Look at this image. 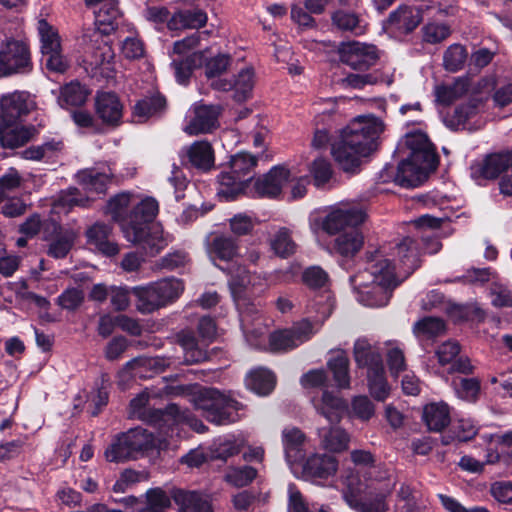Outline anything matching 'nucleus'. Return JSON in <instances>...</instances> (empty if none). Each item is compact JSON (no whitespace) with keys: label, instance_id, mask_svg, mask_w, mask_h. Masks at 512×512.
<instances>
[{"label":"nucleus","instance_id":"obj_31","mask_svg":"<svg viewBox=\"0 0 512 512\" xmlns=\"http://www.w3.org/2000/svg\"><path fill=\"white\" fill-rule=\"evenodd\" d=\"M131 292L136 299V308L142 314H149L165 307L153 283L133 287Z\"/></svg>","mask_w":512,"mask_h":512},{"label":"nucleus","instance_id":"obj_5","mask_svg":"<svg viewBox=\"0 0 512 512\" xmlns=\"http://www.w3.org/2000/svg\"><path fill=\"white\" fill-rule=\"evenodd\" d=\"M190 403L211 423L226 425L239 420L241 404L231 396L212 387L198 386Z\"/></svg>","mask_w":512,"mask_h":512},{"label":"nucleus","instance_id":"obj_40","mask_svg":"<svg viewBox=\"0 0 512 512\" xmlns=\"http://www.w3.org/2000/svg\"><path fill=\"white\" fill-rule=\"evenodd\" d=\"M362 234L355 228H351L339 234L333 245V250L345 258L353 257L363 246Z\"/></svg>","mask_w":512,"mask_h":512},{"label":"nucleus","instance_id":"obj_36","mask_svg":"<svg viewBox=\"0 0 512 512\" xmlns=\"http://www.w3.org/2000/svg\"><path fill=\"white\" fill-rule=\"evenodd\" d=\"M33 108V103L29 101L25 93L14 92L3 96L1 99V109L9 121L15 120L23 114L29 113Z\"/></svg>","mask_w":512,"mask_h":512},{"label":"nucleus","instance_id":"obj_27","mask_svg":"<svg viewBox=\"0 0 512 512\" xmlns=\"http://www.w3.org/2000/svg\"><path fill=\"white\" fill-rule=\"evenodd\" d=\"M112 229L106 224L96 223L87 231L88 243L106 256H113L119 252L118 245L111 238Z\"/></svg>","mask_w":512,"mask_h":512},{"label":"nucleus","instance_id":"obj_43","mask_svg":"<svg viewBox=\"0 0 512 512\" xmlns=\"http://www.w3.org/2000/svg\"><path fill=\"white\" fill-rule=\"evenodd\" d=\"M327 366L332 372L333 380L339 389L350 388L349 359L343 351L335 352L329 358Z\"/></svg>","mask_w":512,"mask_h":512},{"label":"nucleus","instance_id":"obj_17","mask_svg":"<svg viewBox=\"0 0 512 512\" xmlns=\"http://www.w3.org/2000/svg\"><path fill=\"white\" fill-rule=\"evenodd\" d=\"M460 344L455 340H447L440 344L435 355L441 366L449 365L450 373L471 374L474 366L468 357L460 355Z\"/></svg>","mask_w":512,"mask_h":512},{"label":"nucleus","instance_id":"obj_8","mask_svg":"<svg viewBox=\"0 0 512 512\" xmlns=\"http://www.w3.org/2000/svg\"><path fill=\"white\" fill-rule=\"evenodd\" d=\"M198 333L202 338L200 344L190 332H181L177 336L178 343L184 352V362L195 364L207 359V353L203 348L204 342H211L216 335V325L209 317H202L198 324Z\"/></svg>","mask_w":512,"mask_h":512},{"label":"nucleus","instance_id":"obj_52","mask_svg":"<svg viewBox=\"0 0 512 512\" xmlns=\"http://www.w3.org/2000/svg\"><path fill=\"white\" fill-rule=\"evenodd\" d=\"M156 291L161 297L164 306L176 301L184 291V284L177 278H164L156 282H152Z\"/></svg>","mask_w":512,"mask_h":512},{"label":"nucleus","instance_id":"obj_12","mask_svg":"<svg viewBox=\"0 0 512 512\" xmlns=\"http://www.w3.org/2000/svg\"><path fill=\"white\" fill-rule=\"evenodd\" d=\"M303 282L312 289H324L313 300L311 308L325 319L330 316L334 308V301L331 294L326 290L328 284V274L319 266L307 268L302 276Z\"/></svg>","mask_w":512,"mask_h":512},{"label":"nucleus","instance_id":"obj_57","mask_svg":"<svg viewBox=\"0 0 512 512\" xmlns=\"http://www.w3.org/2000/svg\"><path fill=\"white\" fill-rule=\"evenodd\" d=\"M37 32L41 43V53L59 49L61 46L60 37L55 27L45 19L37 21Z\"/></svg>","mask_w":512,"mask_h":512},{"label":"nucleus","instance_id":"obj_55","mask_svg":"<svg viewBox=\"0 0 512 512\" xmlns=\"http://www.w3.org/2000/svg\"><path fill=\"white\" fill-rule=\"evenodd\" d=\"M445 332V323L440 318L424 317L413 326V333L419 339H430Z\"/></svg>","mask_w":512,"mask_h":512},{"label":"nucleus","instance_id":"obj_6","mask_svg":"<svg viewBox=\"0 0 512 512\" xmlns=\"http://www.w3.org/2000/svg\"><path fill=\"white\" fill-rule=\"evenodd\" d=\"M92 38L93 45L84 55V69L91 77L112 79L115 75L114 50L98 33H93Z\"/></svg>","mask_w":512,"mask_h":512},{"label":"nucleus","instance_id":"obj_45","mask_svg":"<svg viewBox=\"0 0 512 512\" xmlns=\"http://www.w3.org/2000/svg\"><path fill=\"white\" fill-rule=\"evenodd\" d=\"M393 81V73H350L344 79H342V85L346 88L363 89L367 85H375L380 82L391 85Z\"/></svg>","mask_w":512,"mask_h":512},{"label":"nucleus","instance_id":"obj_51","mask_svg":"<svg viewBox=\"0 0 512 512\" xmlns=\"http://www.w3.org/2000/svg\"><path fill=\"white\" fill-rule=\"evenodd\" d=\"M396 250L399 261L404 266L406 272L410 273L418 267L420 251L412 238L405 237L396 245Z\"/></svg>","mask_w":512,"mask_h":512},{"label":"nucleus","instance_id":"obj_56","mask_svg":"<svg viewBox=\"0 0 512 512\" xmlns=\"http://www.w3.org/2000/svg\"><path fill=\"white\" fill-rule=\"evenodd\" d=\"M89 198H84L79 195V192L75 188H70L62 192L53 205V212L60 214H67L74 206L86 207L88 205Z\"/></svg>","mask_w":512,"mask_h":512},{"label":"nucleus","instance_id":"obj_64","mask_svg":"<svg viewBox=\"0 0 512 512\" xmlns=\"http://www.w3.org/2000/svg\"><path fill=\"white\" fill-rule=\"evenodd\" d=\"M332 21L340 30L350 31L355 35L364 33V26L361 25L358 16L354 13L337 11L332 15Z\"/></svg>","mask_w":512,"mask_h":512},{"label":"nucleus","instance_id":"obj_33","mask_svg":"<svg viewBox=\"0 0 512 512\" xmlns=\"http://www.w3.org/2000/svg\"><path fill=\"white\" fill-rule=\"evenodd\" d=\"M478 112L479 102L476 100L469 101L458 106L452 115L446 116L444 122L446 126L452 130H458L460 128L471 130L476 128V126L470 125L469 122L478 116Z\"/></svg>","mask_w":512,"mask_h":512},{"label":"nucleus","instance_id":"obj_30","mask_svg":"<svg viewBox=\"0 0 512 512\" xmlns=\"http://www.w3.org/2000/svg\"><path fill=\"white\" fill-rule=\"evenodd\" d=\"M207 23V14L201 9L180 10L167 22L169 30L199 29Z\"/></svg>","mask_w":512,"mask_h":512},{"label":"nucleus","instance_id":"obj_41","mask_svg":"<svg viewBox=\"0 0 512 512\" xmlns=\"http://www.w3.org/2000/svg\"><path fill=\"white\" fill-rule=\"evenodd\" d=\"M51 226L55 232V236L50 240L47 253L49 256L56 259L64 258L74 244L75 234L68 230L62 231L54 221L51 222Z\"/></svg>","mask_w":512,"mask_h":512},{"label":"nucleus","instance_id":"obj_25","mask_svg":"<svg viewBox=\"0 0 512 512\" xmlns=\"http://www.w3.org/2000/svg\"><path fill=\"white\" fill-rule=\"evenodd\" d=\"M320 446L329 452L340 453L348 449L350 436L337 424L318 429Z\"/></svg>","mask_w":512,"mask_h":512},{"label":"nucleus","instance_id":"obj_29","mask_svg":"<svg viewBox=\"0 0 512 512\" xmlns=\"http://www.w3.org/2000/svg\"><path fill=\"white\" fill-rule=\"evenodd\" d=\"M376 362L374 365L367 367V379L370 394L378 401H384L389 393L390 388L385 378V371L381 356H374Z\"/></svg>","mask_w":512,"mask_h":512},{"label":"nucleus","instance_id":"obj_28","mask_svg":"<svg viewBox=\"0 0 512 512\" xmlns=\"http://www.w3.org/2000/svg\"><path fill=\"white\" fill-rule=\"evenodd\" d=\"M347 505L357 512H387L386 495L383 493H369L361 497L353 492L344 494Z\"/></svg>","mask_w":512,"mask_h":512},{"label":"nucleus","instance_id":"obj_1","mask_svg":"<svg viewBox=\"0 0 512 512\" xmlns=\"http://www.w3.org/2000/svg\"><path fill=\"white\" fill-rule=\"evenodd\" d=\"M130 193H120L109 200L106 212L120 223L127 241L138 245L146 255L156 256L171 241L159 223L153 222L158 213V203L147 197L137 204Z\"/></svg>","mask_w":512,"mask_h":512},{"label":"nucleus","instance_id":"obj_11","mask_svg":"<svg viewBox=\"0 0 512 512\" xmlns=\"http://www.w3.org/2000/svg\"><path fill=\"white\" fill-rule=\"evenodd\" d=\"M316 331L308 320H303L290 329L276 331L269 337V349L272 352H285L298 347L309 340Z\"/></svg>","mask_w":512,"mask_h":512},{"label":"nucleus","instance_id":"obj_2","mask_svg":"<svg viewBox=\"0 0 512 512\" xmlns=\"http://www.w3.org/2000/svg\"><path fill=\"white\" fill-rule=\"evenodd\" d=\"M384 130L383 122L375 116H358L342 131L339 139L332 143L331 153L340 168L354 173L362 159L376 149V140Z\"/></svg>","mask_w":512,"mask_h":512},{"label":"nucleus","instance_id":"obj_46","mask_svg":"<svg viewBox=\"0 0 512 512\" xmlns=\"http://www.w3.org/2000/svg\"><path fill=\"white\" fill-rule=\"evenodd\" d=\"M219 189L218 195L226 201L235 199L238 195L243 193L246 185V179H241L234 173L223 171L218 176Z\"/></svg>","mask_w":512,"mask_h":512},{"label":"nucleus","instance_id":"obj_37","mask_svg":"<svg viewBox=\"0 0 512 512\" xmlns=\"http://www.w3.org/2000/svg\"><path fill=\"white\" fill-rule=\"evenodd\" d=\"M173 499L180 512H213L210 503L195 491L177 490Z\"/></svg>","mask_w":512,"mask_h":512},{"label":"nucleus","instance_id":"obj_18","mask_svg":"<svg viewBox=\"0 0 512 512\" xmlns=\"http://www.w3.org/2000/svg\"><path fill=\"white\" fill-rule=\"evenodd\" d=\"M512 167V151L493 153L471 167L473 178L495 179Z\"/></svg>","mask_w":512,"mask_h":512},{"label":"nucleus","instance_id":"obj_23","mask_svg":"<svg viewBox=\"0 0 512 512\" xmlns=\"http://www.w3.org/2000/svg\"><path fill=\"white\" fill-rule=\"evenodd\" d=\"M338 468L335 457L326 454H313L303 464V477L310 480L326 479L334 475Z\"/></svg>","mask_w":512,"mask_h":512},{"label":"nucleus","instance_id":"obj_14","mask_svg":"<svg viewBox=\"0 0 512 512\" xmlns=\"http://www.w3.org/2000/svg\"><path fill=\"white\" fill-rule=\"evenodd\" d=\"M365 219V212L349 204L333 207L323 220L322 227L329 234H336L346 227H354Z\"/></svg>","mask_w":512,"mask_h":512},{"label":"nucleus","instance_id":"obj_63","mask_svg":"<svg viewBox=\"0 0 512 512\" xmlns=\"http://www.w3.org/2000/svg\"><path fill=\"white\" fill-rule=\"evenodd\" d=\"M165 103V99L160 95L142 99L134 107V116L140 121L147 119L160 112L165 107Z\"/></svg>","mask_w":512,"mask_h":512},{"label":"nucleus","instance_id":"obj_32","mask_svg":"<svg viewBox=\"0 0 512 512\" xmlns=\"http://www.w3.org/2000/svg\"><path fill=\"white\" fill-rule=\"evenodd\" d=\"M241 327L249 345L255 348H262L265 346V334L267 332V327L261 316H253L248 312L243 313L241 315Z\"/></svg>","mask_w":512,"mask_h":512},{"label":"nucleus","instance_id":"obj_61","mask_svg":"<svg viewBox=\"0 0 512 512\" xmlns=\"http://www.w3.org/2000/svg\"><path fill=\"white\" fill-rule=\"evenodd\" d=\"M105 457L108 461L116 463L135 458L124 433L119 435L105 450Z\"/></svg>","mask_w":512,"mask_h":512},{"label":"nucleus","instance_id":"obj_26","mask_svg":"<svg viewBox=\"0 0 512 512\" xmlns=\"http://www.w3.org/2000/svg\"><path fill=\"white\" fill-rule=\"evenodd\" d=\"M290 173L284 167H273L267 174L255 182L258 194L268 197H276L287 183Z\"/></svg>","mask_w":512,"mask_h":512},{"label":"nucleus","instance_id":"obj_16","mask_svg":"<svg viewBox=\"0 0 512 512\" xmlns=\"http://www.w3.org/2000/svg\"><path fill=\"white\" fill-rule=\"evenodd\" d=\"M221 107L218 105H197L194 107L184 131L189 135L209 133L218 127Z\"/></svg>","mask_w":512,"mask_h":512},{"label":"nucleus","instance_id":"obj_53","mask_svg":"<svg viewBox=\"0 0 512 512\" xmlns=\"http://www.w3.org/2000/svg\"><path fill=\"white\" fill-rule=\"evenodd\" d=\"M257 164V158L247 152L233 155L229 161V169L246 183L252 178V172Z\"/></svg>","mask_w":512,"mask_h":512},{"label":"nucleus","instance_id":"obj_49","mask_svg":"<svg viewBox=\"0 0 512 512\" xmlns=\"http://www.w3.org/2000/svg\"><path fill=\"white\" fill-rule=\"evenodd\" d=\"M110 176V174L99 172L96 169H86L77 174L83 189L88 193L95 192L97 194L105 192Z\"/></svg>","mask_w":512,"mask_h":512},{"label":"nucleus","instance_id":"obj_22","mask_svg":"<svg viewBox=\"0 0 512 512\" xmlns=\"http://www.w3.org/2000/svg\"><path fill=\"white\" fill-rule=\"evenodd\" d=\"M282 443L287 462L292 465L304 460L307 439L297 427H286L282 431Z\"/></svg>","mask_w":512,"mask_h":512},{"label":"nucleus","instance_id":"obj_38","mask_svg":"<svg viewBox=\"0 0 512 512\" xmlns=\"http://www.w3.org/2000/svg\"><path fill=\"white\" fill-rule=\"evenodd\" d=\"M423 420L430 431L439 432L450 423V411L446 403H430L423 409Z\"/></svg>","mask_w":512,"mask_h":512},{"label":"nucleus","instance_id":"obj_4","mask_svg":"<svg viewBox=\"0 0 512 512\" xmlns=\"http://www.w3.org/2000/svg\"><path fill=\"white\" fill-rule=\"evenodd\" d=\"M404 145L409 154L399 163L395 182L405 188L417 187L436 169L438 158L432 143L422 132L407 134Z\"/></svg>","mask_w":512,"mask_h":512},{"label":"nucleus","instance_id":"obj_19","mask_svg":"<svg viewBox=\"0 0 512 512\" xmlns=\"http://www.w3.org/2000/svg\"><path fill=\"white\" fill-rule=\"evenodd\" d=\"M376 59V49L372 45L352 42L344 45L341 49L342 62L355 70L368 69L376 62Z\"/></svg>","mask_w":512,"mask_h":512},{"label":"nucleus","instance_id":"obj_13","mask_svg":"<svg viewBox=\"0 0 512 512\" xmlns=\"http://www.w3.org/2000/svg\"><path fill=\"white\" fill-rule=\"evenodd\" d=\"M0 68L5 74L28 72L31 60L27 46L20 41H7L0 51Z\"/></svg>","mask_w":512,"mask_h":512},{"label":"nucleus","instance_id":"obj_15","mask_svg":"<svg viewBox=\"0 0 512 512\" xmlns=\"http://www.w3.org/2000/svg\"><path fill=\"white\" fill-rule=\"evenodd\" d=\"M152 390L154 388H146L130 401L129 417L151 423L159 429H164L168 415V406L164 410L151 408L149 401L156 399V397L152 396Z\"/></svg>","mask_w":512,"mask_h":512},{"label":"nucleus","instance_id":"obj_24","mask_svg":"<svg viewBox=\"0 0 512 512\" xmlns=\"http://www.w3.org/2000/svg\"><path fill=\"white\" fill-rule=\"evenodd\" d=\"M100 7L95 11V26L99 35H108L114 31L120 19V11L116 0H102Z\"/></svg>","mask_w":512,"mask_h":512},{"label":"nucleus","instance_id":"obj_39","mask_svg":"<svg viewBox=\"0 0 512 512\" xmlns=\"http://www.w3.org/2000/svg\"><path fill=\"white\" fill-rule=\"evenodd\" d=\"M34 132L33 127H25L19 124L0 126V143L7 148L22 146L32 138Z\"/></svg>","mask_w":512,"mask_h":512},{"label":"nucleus","instance_id":"obj_59","mask_svg":"<svg viewBox=\"0 0 512 512\" xmlns=\"http://www.w3.org/2000/svg\"><path fill=\"white\" fill-rule=\"evenodd\" d=\"M421 33L425 43L438 44L450 36L451 28L447 23L431 20L424 24Z\"/></svg>","mask_w":512,"mask_h":512},{"label":"nucleus","instance_id":"obj_35","mask_svg":"<svg viewBox=\"0 0 512 512\" xmlns=\"http://www.w3.org/2000/svg\"><path fill=\"white\" fill-rule=\"evenodd\" d=\"M128 446L131 448L134 456L139 452L148 451L150 449H161L164 444L160 439L154 437L151 432L143 428H134L124 433Z\"/></svg>","mask_w":512,"mask_h":512},{"label":"nucleus","instance_id":"obj_50","mask_svg":"<svg viewBox=\"0 0 512 512\" xmlns=\"http://www.w3.org/2000/svg\"><path fill=\"white\" fill-rule=\"evenodd\" d=\"M469 90L468 78L459 77L452 85H440L435 89V96L438 102L442 104H451L455 100L463 97Z\"/></svg>","mask_w":512,"mask_h":512},{"label":"nucleus","instance_id":"obj_21","mask_svg":"<svg viewBox=\"0 0 512 512\" xmlns=\"http://www.w3.org/2000/svg\"><path fill=\"white\" fill-rule=\"evenodd\" d=\"M312 403L317 413L331 424H338L347 409L344 399L327 390L323 391L320 398H314Z\"/></svg>","mask_w":512,"mask_h":512},{"label":"nucleus","instance_id":"obj_34","mask_svg":"<svg viewBox=\"0 0 512 512\" xmlns=\"http://www.w3.org/2000/svg\"><path fill=\"white\" fill-rule=\"evenodd\" d=\"M189 163L202 171L211 169L214 165V151L207 141H196L186 149Z\"/></svg>","mask_w":512,"mask_h":512},{"label":"nucleus","instance_id":"obj_48","mask_svg":"<svg viewBox=\"0 0 512 512\" xmlns=\"http://www.w3.org/2000/svg\"><path fill=\"white\" fill-rule=\"evenodd\" d=\"M207 252L212 260L229 261L236 255L237 244L231 237L218 235L208 244Z\"/></svg>","mask_w":512,"mask_h":512},{"label":"nucleus","instance_id":"obj_20","mask_svg":"<svg viewBox=\"0 0 512 512\" xmlns=\"http://www.w3.org/2000/svg\"><path fill=\"white\" fill-rule=\"evenodd\" d=\"M95 110L103 123L117 126L122 118L123 105L115 93L100 92L95 98Z\"/></svg>","mask_w":512,"mask_h":512},{"label":"nucleus","instance_id":"obj_47","mask_svg":"<svg viewBox=\"0 0 512 512\" xmlns=\"http://www.w3.org/2000/svg\"><path fill=\"white\" fill-rule=\"evenodd\" d=\"M88 94L89 92L85 86L78 81H72L60 89L57 101L62 108L81 106L86 102Z\"/></svg>","mask_w":512,"mask_h":512},{"label":"nucleus","instance_id":"obj_7","mask_svg":"<svg viewBox=\"0 0 512 512\" xmlns=\"http://www.w3.org/2000/svg\"><path fill=\"white\" fill-rule=\"evenodd\" d=\"M201 33H193L184 39L178 40L173 44L172 55L180 58H173L172 66L175 70V76L180 84L185 83L190 77L192 69L203 64L205 55L203 52H192L200 43Z\"/></svg>","mask_w":512,"mask_h":512},{"label":"nucleus","instance_id":"obj_44","mask_svg":"<svg viewBox=\"0 0 512 512\" xmlns=\"http://www.w3.org/2000/svg\"><path fill=\"white\" fill-rule=\"evenodd\" d=\"M245 381L248 389L263 396L269 394L274 389L276 383L275 375L265 368L251 371Z\"/></svg>","mask_w":512,"mask_h":512},{"label":"nucleus","instance_id":"obj_9","mask_svg":"<svg viewBox=\"0 0 512 512\" xmlns=\"http://www.w3.org/2000/svg\"><path fill=\"white\" fill-rule=\"evenodd\" d=\"M170 361L164 357H137L127 362L118 373V384L125 389L132 378L147 379L164 371Z\"/></svg>","mask_w":512,"mask_h":512},{"label":"nucleus","instance_id":"obj_60","mask_svg":"<svg viewBox=\"0 0 512 512\" xmlns=\"http://www.w3.org/2000/svg\"><path fill=\"white\" fill-rule=\"evenodd\" d=\"M250 282L251 273L244 267H239L236 274L229 280V287L235 301L242 300L251 294Z\"/></svg>","mask_w":512,"mask_h":512},{"label":"nucleus","instance_id":"obj_3","mask_svg":"<svg viewBox=\"0 0 512 512\" xmlns=\"http://www.w3.org/2000/svg\"><path fill=\"white\" fill-rule=\"evenodd\" d=\"M357 299L369 307L388 304L392 290L399 284L395 265L387 249L382 247L367 253V267L350 278Z\"/></svg>","mask_w":512,"mask_h":512},{"label":"nucleus","instance_id":"obj_10","mask_svg":"<svg viewBox=\"0 0 512 512\" xmlns=\"http://www.w3.org/2000/svg\"><path fill=\"white\" fill-rule=\"evenodd\" d=\"M422 10L415 6L400 5L383 22V29L396 37L412 33L422 22Z\"/></svg>","mask_w":512,"mask_h":512},{"label":"nucleus","instance_id":"obj_54","mask_svg":"<svg viewBox=\"0 0 512 512\" xmlns=\"http://www.w3.org/2000/svg\"><path fill=\"white\" fill-rule=\"evenodd\" d=\"M272 251L279 257L286 258L296 251V244L291 238L290 231L285 228H279L269 240Z\"/></svg>","mask_w":512,"mask_h":512},{"label":"nucleus","instance_id":"obj_58","mask_svg":"<svg viewBox=\"0 0 512 512\" xmlns=\"http://www.w3.org/2000/svg\"><path fill=\"white\" fill-rule=\"evenodd\" d=\"M468 53L461 44L450 45L443 54V66L449 72H457L464 68Z\"/></svg>","mask_w":512,"mask_h":512},{"label":"nucleus","instance_id":"obj_42","mask_svg":"<svg viewBox=\"0 0 512 512\" xmlns=\"http://www.w3.org/2000/svg\"><path fill=\"white\" fill-rule=\"evenodd\" d=\"M179 424H187L198 433H203L206 430L203 422L193 416L188 409H181L177 404H169L164 429H170L172 426Z\"/></svg>","mask_w":512,"mask_h":512},{"label":"nucleus","instance_id":"obj_62","mask_svg":"<svg viewBox=\"0 0 512 512\" xmlns=\"http://www.w3.org/2000/svg\"><path fill=\"white\" fill-rule=\"evenodd\" d=\"M253 86V71L250 68H246L240 71L229 89L232 88L234 90V98L240 102L246 100L251 95Z\"/></svg>","mask_w":512,"mask_h":512}]
</instances>
